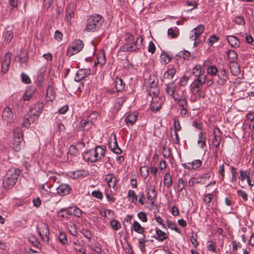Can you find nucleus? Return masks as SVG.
Instances as JSON below:
<instances>
[{
	"mask_svg": "<svg viewBox=\"0 0 254 254\" xmlns=\"http://www.w3.org/2000/svg\"><path fill=\"white\" fill-rule=\"evenodd\" d=\"M126 43L121 46L119 51L123 52H134L140 49L142 46L143 39L137 37L135 41L134 37L129 32H126L123 35Z\"/></svg>",
	"mask_w": 254,
	"mask_h": 254,
	"instance_id": "obj_1",
	"label": "nucleus"
},
{
	"mask_svg": "<svg viewBox=\"0 0 254 254\" xmlns=\"http://www.w3.org/2000/svg\"><path fill=\"white\" fill-rule=\"evenodd\" d=\"M20 172L19 170L14 168L9 169L4 176L2 185L5 189H11L16 183Z\"/></svg>",
	"mask_w": 254,
	"mask_h": 254,
	"instance_id": "obj_3",
	"label": "nucleus"
},
{
	"mask_svg": "<svg viewBox=\"0 0 254 254\" xmlns=\"http://www.w3.org/2000/svg\"><path fill=\"white\" fill-rule=\"evenodd\" d=\"M162 100L160 98H155L152 99L150 103V109L152 111H158L161 109L162 105Z\"/></svg>",
	"mask_w": 254,
	"mask_h": 254,
	"instance_id": "obj_18",
	"label": "nucleus"
},
{
	"mask_svg": "<svg viewBox=\"0 0 254 254\" xmlns=\"http://www.w3.org/2000/svg\"><path fill=\"white\" fill-rule=\"evenodd\" d=\"M214 137L212 139L213 145L218 148L219 147L220 141L221 140V132L219 128L216 127L213 130Z\"/></svg>",
	"mask_w": 254,
	"mask_h": 254,
	"instance_id": "obj_15",
	"label": "nucleus"
},
{
	"mask_svg": "<svg viewBox=\"0 0 254 254\" xmlns=\"http://www.w3.org/2000/svg\"><path fill=\"white\" fill-rule=\"evenodd\" d=\"M192 74L196 78L201 76H206L204 74V71L202 70L201 65H196L192 69Z\"/></svg>",
	"mask_w": 254,
	"mask_h": 254,
	"instance_id": "obj_29",
	"label": "nucleus"
},
{
	"mask_svg": "<svg viewBox=\"0 0 254 254\" xmlns=\"http://www.w3.org/2000/svg\"><path fill=\"white\" fill-rule=\"evenodd\" d=\"M46 98L48 101H53L55 99V91L51 85L48 86L47 90Z\"/></svg>",
	"mask_w": 254,
	"mask_h": 254,
	"instance_id": "obj_33",
	"label": "nucleus"
},
{
	"mask_svg": "<svg viewBox=\"0 0 254 254\" xmlns=\"http://www.w3.org/2000/svg\"><path fill=\"white\" fill-rule=\"evenodd\" d=\"M51 186L49 184L45 183L42 185L40 189V191L43 195L48 196L50 195L51 192Z\"/></svg>",
	"mask_w": 254,
	"mask_h": 254,
	"instance_id": "obj_31",
	"label": "nucleus"
},
{
	"mask_svg": "<svg viewBox=\"0 0 254 254\" xmlns=\"http://www.w3.org/2000/svg\"><path fill=\"white\" fill-rule=\"evenodd\" d=\"M109 144L111 150L114 153L117 154H119L122 153V151L118 146L116 135L115 133H112L111 134Z\"/></svg>",
	"mask_w": 254,
	"mask_h": 254,
	"instance_id": "obj_9",
	"label": "nucleus"
},
{
	"mask_svg": "<svg viewBox=\"0 0 254 254\" xmlns=\"http://www.w3.org/2000/svg\"><path fill=\"white\" fill-rule=\"evenodd\" d=\"M91 195L93 197L100 200L102 199L103 198V194L99 190H93L91 193Z\"/></svg>",
	"mask_w": 254,
	"mask_h": 254,
	"instance_id": "obj_52",
	"label": "nucleus"
},
{
	"mask_svg": "<svg viewBox=\"0 0 254 254\" xmlns=\"http://www.w3.org/2000/svg\"><path fill=\"white\" fill-rule=\"evenodd\" d=\"M147 242L146 237L143 235V237L138 239V247L142 252L145 251V244Z\"/></svg>",
	"mask_w": 254,
	"mask_h": 254,
	"instance_id": "obj_40",
	"label": "nucleus"
},
{
	"mask_svg": "<svg viewBox=\"0 0 254 254\" xmlns=\"http://www.w3.org/2000/svg\"><path fill=\"white\" fill-rule=\"evenodd\" d=\"M71 190L70 186L66 184H61L57 188V193L62 196H65L70 193Z\"/></svg>",
	"mask_w": 254,
	"mask_h": 254,
	"instance_id": "obj_14",
	"label": "nucleus"
},
{
	"mask_svg": "<svg viewBox=\"0 0 254 254\" xmlns=\"http://www.w3.org/2000/svg\"><path fill=\"white\" fill-rule=\"evenodd\" d=\"M228 42L234 48L239 47L240 42L239 40L236 37L233 35H229L227 37Z\"/></svg>",
	"mask_w": 254,
	"mask_h": 254,
	"instance_id": "obj_22",
	"label": "nucleus"
},
{
	"mask_svg": "<svg viewBox=\"0 0 254 254\" xmlns=\"http://www.w3.org/2000/svg\"><path fill=\"white\" fill-rule=\"evenodd\" d=\"M197 143L198 144H200L201 148H203L204 146L206 145V137L202 131H201L198 134Z\"/></svg>",
	"mask_w": 254,
	"mask_h": 254,
	"instance_id": "obj_37",
	"label": "nucleus"
},
{
	"mask_svg": "<svg viewBox=\"0 0 254 254\" xmlns=\"http://www.w3.org/2000/svg\"><path fill=\"white\" fill-rule=\"evenodd\" d=\"M155 230L156 232V235L153 236V238H154L156 240L159 242H163L168 238V234L165 232L162 231L161 230L157 227L155 228Z\"/></svg>",
	"mask_w": 254,
	"mask_h": 254,
	"instance_id": "obj_19",
	"label": "nucleus"
},
{
	"mask_svg": "<svg viewBox=\"0 0 254 254\" xmlns=\"http://www.w3.org/2000/svg\"><path fill=\"white\" fill-rule=\"evenodd\" d=\"M176 73V70L174 68H170L166 71L163 75L164 79H172Z\"/></svg>",
	"mask_w": 254,
	"mask_h": 254,
	"instance_id": "obj_32",
	"label": "nucleus"
},
{
	"mask_svg": "<svg viewBox=\"0 0 254 254\" xmlns=\"http://www.w3.org/2000/svg\"><path fill=\"white\" fill-rule=\"evenodd\" d=\"M4 41L6 43H9L11 40L13 39V34L12 30H8V28L6 29V31L4 33Z\"/></svg>",
	"mask_w": 254,
	"mask_h": 254,
	"instance_id": "obj_34",
	"label": "nucleus"
},
{
	"mask_svg": "<svg viewBox=\"0 0 254 254\" xmlns=\"http://www.w3.org/2000/svg\"><path fill=\"white\" fill-rule=\"evenodd\" d=\"M177 56L185 60H188L190 57V53L187 50H183L180 52Z\"/></svg>",
	"mask_w": 254,
	"mask_h": 254,
	"instance_id": "obj_45",
	"label": "nucleus"
},
{
	"mask_svg": "<svg viewBox=\"0 0 254 254\" xmlns=\"http://www.w3.org/2000/svg\"><path fill=\"white\" fill-rule=\"evenodd\" d=\"M233 21L238 25L244 26L245 24V20L243 16H236Z\"/></svg>",
	"mask_w": 254,
	"mask_h": 254,
	"instance_id": "obj_47",
	"label": "nucleus"
},
{
	"mask_svg": "<svg viewBox=\"0 0 254 254\" xmlns=\"http://www.w3.org/2000/svg\"><path fill=\"white\" fill-rule=\"evenodd\" d=\"M90 74V69H80L77 71L75 77L76 81H80Z\"/></svg>",
	"mask_w": 254,
	"mask_h": 254,
	"instance_id": "obj_17",
	"label": "nucleus"
},
{
	"mask_svg": "<svg viewBox=\"0 0 254 254\" xmlns=\"http://www.w3.org/2000/svg\"><path fill=\"white\" fill-rule=\"evenodd\" d=\"M127 197L129 201L134 204L136 203L137 200V195L136 194L134 190H129L128 191Z\"/></svg>",
	"mask_w": 254,
	"mask_h": 254,
	"instance_id": "obj_36",
	"label": "nucleus"
},
{
	"mask_svg": "<svg viewBox=\"0 0 254 254\" xmlns=\"http://www.w3.org/2000/svg\"><path fill=\"white\" fill-rule=\"evenodd\" d=\"M36 89L34 86H29L25 89L22 99L24 102L28 101L32 98L35 94Z\"/></svg>",
	"mask_w": 254,
	"mask_h": 254,
	"instance_id": "obj_12",
	"label": "nucleus"
},
{
	"mask_svg": "<svg viewBox=\"0 0 254 254\" xmlns=\"http://www.w3.org/2000/svg\"><path fill=\"white\" fill-rule=\"evenodd\" d=\"M177 186L178 188V191L179 192H182L183 190L185 189V186L184 184V181L183 179H179Z\"/></svg>",
	"mask_w": 254,
	"mask_h": 254,
	"instance_id": "obj_59",
	"label": "nucleus"
},
{
	"mask_svg": "<svg viewBox=\"0 0 254 254\" xmlns=\"http://www.w3.org/2000/svg\"><path fill=\"white\" fill-rule=\"evenodd\" d=\"M154 218L156 221L161 226L162 228L167 229V227L165 224L164 223L163 219H162L160 216L155 215L154 216Z\"/></svg>",
	"mask_w": 254,
	"mask_h": 254,
	"instance_id": "obj_60",
	"label": "nucleus"
},
{
	"mask_svg": "<svg viewBox=\"0 0 254 254\" xmlns=\"http://www.w3.org/2000/svg\"><path fill=\"white\" fill-rule=\"evenodd\" d=\"M179 34V30L177 27L170 28L168 30V35L171 38H177Z\"/></svg>",
	"mask_w": 254,
	"mask_h": 254,
	"instance_id": "obj_35",
	"label": "nucleus"
},
{
	"mask_svg": "<svg viewBox=\"0 0 254 254\" xmlns=\"http://www.w3.org/2000/svg\"><path fill=\"white\" fill-rule=\"evenodd\" d=\"M21 81L25 84H29L31 83V79L29 76L24 73H22L21 74Z\"/></svg>",
	"mask_w": 254,
	"mask_h": 254,
	"instance_id": "obj_61",
	"label": "nucleus"
},
{
	"mask_svg": "<svg viewBox=\"0 0 254 254\" xmlns=\"http://www.w3.org/2000/svg\"><path fill=\"white\" fill-rule=\"evenodd\" d=\"M84 47L83 41L80 39H76L67 49V55L71 57L78 53Z\"/></svg>",
	"mask_w": 254,
	"mask_h": 254,
	"instance_id": "obj_5",
	"label": "nucleus"
},
{
	"mask_svg": "<svg viewBox=\"0 0 254 254\" xmlns=\"http://www.w3.org/2000/svg\"><path fill=\"white\" fill-rule=\"evenodd\" d=\"M206 81V76H201L196 78L192 84L193 87H196L202 90L203 84Z\"/></svg>",
	"mask_w": 254,
	"mask_h": 254,
	"instance_id": "obj_25",
	"label": "nucleus"
},
{
	"mask_svg": "<svg viewBox=\"0 0 254 254\" xmlns=\"http://www.w3.org/2000/svg\"><path fill=\"white\" fill-rule=\"evenodd\" d=\"M114 84L117 92H121L125 89V84L121 78L116 77Z\"/></svg>",
	"mask_w": 254,
	"mask_h": 254,
	"instance_id": "obj_21",
	"label": "nucleus"
},
{
	"mask_svg": "<svg viewBox=\"0 0 254 254\" xmlns=\"http://www.w3.org/2000/svg\"><path fill=\"white\" fill-rule=\"evenodd\" d=\"M73 16V11L72 9L66 8L65 19L67 22H70L72 17Z\"/></svg>",
	"mask_w": 254,
	"mask_h": 254,
	"instance_id": "obj_53",
	"label": "nucleus"
},
{
	"mask_svg": "<svg viewBox=\"0 0 254 254\" xmlns=\"http://www.w3.org/2000/svg\"><path fill=\"white\" fill-rule=\"evenodd\" d=\"M104 22V18L99 14L91 15L87 20L85 31L94 32L98 30Z\"/></svg>",
	"mask_w": 254,
	"mask_h": 254,
	"instance_id": "obj_4",
	"label": "nucleus"
},
{
	"mask_svg": "<svg viewBox=\"0 0 254 254\" xmlns=\"http://www.w3.org/2000/svg\"><path fill=\"white\" fill-rule=\"evenodd\" d=\"M97 63H99L101 66L105 64L106 63V57L105 54H100L97 57Z\"/></svg>",
	"mask_w": 254,
	"mask_h": 254,
	"instance_id": "obj_56",
	"label": "nucleus"
},
{
	"mask_svg": "<svg viewBox=\"0 0 254 254\" xmlns=\"http://www.w3.org/2000/svg\"><path fill=\"white\" fill-rule=\"evenodd\" d=\"M32 112L27 113L24 117L22 125L26 128L29 127L30 124L33 123L38 118V115L35 113L32 114Z\"/></svg>",
	"mask_w": 254,
	"mask_h": 254,
	"instance_id": "obj_8",
	"label": "nucleus"
},
{
	"mask_svg": "<svg viewBox=\"0 0 254 254\" xmlns=\"http://www.w3.org/2000/svg\"><path fill=\"white\" fill-rule=\"evenodd\" d=\"M161 62L163 64H167L169 63L171 59V58L167 54H162L160 56Z\"/></svg>",
	"mask_w": 254,
	"mask_h": 254,
	"instance_id": "obj_50",
	"label": "nucleus"
},
{
	"mask_svg": "<svg viewBox=\"0 0 254 254\" xmlns=\"http://www.w3.org/2000/svg\"><path fill=\"white\" fill-rule=\"evenodd\" d=\"M177 86L174 82H171L166 85V91L170 96L172 97L174 100L179 99V95L175 93Z\"/></svg>",
	"mask_w": 254,
	"mask_h": 254,
	"instance_id": "obj_10",
	"label": "nucleus"
},
{
	"mask_svg": "<svg viewBox=\"0 0 254 254\" xmlns=\"http://www.w3.org/2000/svg\"><path fill=\"white\" fill-rule=\"evenodd\" d=\"M131 228H133V230L140 234H144L145 229L142 227L141 225L137 221L134 220L131 225Z\"/></svg>",
	"mask_w": 254,
	"mask_h": 254,
	"instance_id": "obj_28",
	"label": "nucleus"
},
{
	"mask_svg": "<svg viewBox=\"0 0 254 254\" xmlns=\"http://www.w3.org/2000/svg\"><path fill=\"white\" fill-rule=\"evenodd\" d=\"M140 172L141 177L142 178L145 179L148 176L149 172V168L145 166L141 167L140 169Z\"/></svg>",
	"mask_w": 254,
	"mask_h": 254,
	"instance_id": "obj_48",
	"label": "nucleus"
},
{
	"mask_svg": "<svg viewBox=\"0 0 254 254\" xmlns=\"http://www.w3.org/2000/svg\"><path fill=\"white\" fill-rule=\"evenodd\" d=\"M219 70L215 66H210L207 69V73L212 76L216 75Z\"/></svg>",
	"mask_w": 254,
	"mask_h": 254,
	"instance_id": "obj_49",
	"label": "nucleus"
},
{
	"mask_svg": "<svg viewBox=\"0 0 254 254\" xmlns=\"http://www.w3.org/2000/svg\"><path fill=\"white\" fill-rule=\"evenodd\" d=\"M11 54L7 53L4 56L1 63V70L3 73H6L9 69V66L11 63Z\"/></svg>",
	"mask_w": 254,
	"mask_h": 254,
	"instance_id": "obj_11",
	"label": "nucleus"
},
{
	"mask_svg": "<svg viewBox=\"0 0 254 254\" xmlns=\"http://www.w3.org/2000/svg\"><path fill=\"white\" fill-rule=\"evenodd\" d=\"M68 214L73 215L75 217H80L82 214V210L76 206L71 207L67 211Z\"/></svg>",
	"mask_w": 254,
	"mask_h": 254,
	"instance_id": "obj_30",
	"label": "nucleus"
},
{
	"mask_svg": "<svg viewBox=\"0 0 254 254\" xmlns=\"http://www.w3.org/2000/svg\"><path fill=\"white\" fill-rule=\"evenodd\" d=\"M105 195L108 201L110 203H113L115 201V198L112 193L111 190H105Z\"/></svg>",
	"mask_w": 254,
	"mask_h": 254,
	"instance_id": "obj_43",
	"label": "nucleus"
},
{
	"mask_svg": "<svg viewBox=\"0 0 254 254\" xmlns=\"http://www.w3.org/2000/svg\"><path fill=\"white\" fill-rule=\"evenodd\" d=\"M38 233L42 240L47 243L49 239V230L48 225L45 223L41 224L38 228Z\"/></svg>",
	"mask_w": 254,
	"mask_h": 254,
	"instance_id": "obj_7",
	"label": "nucleus"
},
{
	"mask_svg": "<svg viewBox=\"0 0 254 254\" xmlns=\"http://www.w3.org/2000/svg\"><path fill=\"white\" fill-rule=\"evenodd\" d=\"M92 125L93 122L88 119L87 120H82L80 123L79 128L81 130H88Z\"/></svg>",
	"mask_w": 254,
	"mask_h": 254,
	"instance_id": "obj_27",
	"label": "nucleus"
},
{
	"mask_svg": "<svg viewBox=\"0 0 254 254\" xmlns=\"http://www.w3.org/2000/svg\"><path fill=\"white\" fill-rule=\"evenodd\" d=\"M110 226L114 231L119 230L121 228V223L116 219H113L110 221Z\"/></svg>",
	"mask_w": 254,
	"mask_h": 254,
	"instance_id": "obj_44",
	"label": "nucleus"
},
{
	"mask_svg": "<svg viewBox=\"0 0 254 254\" xmlns=\"http://www.w3.org/2000/svg\"><path fill=\"white\" fill-rule=\"evenodd\" d=\"M105 152V146H98L93 149L84 152L82 158L88 163H94L101 161L104 157Z\"/></svg>",
	"mask_w": 254,
	"mask_h": 254,
	"instance_id": "obj_2",
	"label": "nucleus"
},
{
	"mask_svg": "<svg viewBox=\"0 0 254 254\" xmlns=\"http://www.w3.org/2000/svg\"><path fill=\"white\" fill-rule=\"evenodd\" d=\"M157 192L154 188H149L148 189L147 194V198L149 201H152L153 199L156 197Z\"/></svg>",
	"mask_w": 254,
	"mask_h": 254,
	"instance_id": "obj_39",
	"label": "nucleus"
},
{
	"mask_svg": "<svg viewBox=\"0 0 254 254\" xmlns=\"http://www.w3.org/2000/svg\"><path fill=\"white\" fill-rule=\"evenodd\" d=\"M163 183L168 189H169L172 186L173 183V177L170 174V172H168L165 173L163 178Z\"/></svg>",
	"mask_w": 254,
	"mask_h": 254,
	"instance_id": "obj_24",
	"label": "nucleus"
},
{
	"mask_svg": "<svg viewBox=\"0 0 254 254\" xmlns=\"http://www.w3.org/2000/svg\"><path fill=\"white\" fill-rule=\"evenodd\" d=\"M105 180L108 183L110 188H114L117 184V179L113 174H107L106 176Z\"/></svg>",
	"mask_w": 254,
	"mask_h": 254,
	"instance_id": "obj_23",
	"label": "nucleus"
},
{
	"mask_svg": "<svg viewBox=\"0 0 254 254\" xmlns=\"http://www.w3.org/2000/svg\"><path fill=\"white\" fill-rule=\"evenodd\" d=\"M13 112H2V117L3 120L10 122L12 120Z\"/></svg>",
	"mask_w": 254,
	"mask_h": 254,
	"instance_id": "obj_46",
	"label": "nucleus"
},
{
	"mask_svg": "<svg viewBox=\"0 0 254 254\" xmlns=\"http://www.w3.org/2000/svg\"><path fill=\"white\" fill-rule=\"evenodd\" d=\"M240 173V175L239 177V179L242 182L244 181L245 179L248 178V176L249 175V173L247 171H244L242 170H241Z\"/></svg>",
	"mask_w": 254,
	"mask_h": 254,
	"instance_id": "obj_58",
	"label": "nucleus"
},
{
	"mask_svg": "<svg viewBox=\"0 0 254 254\" xmlns=\"http://www.w3.org/2000/svg\"><path fill=\"white\" fill-rule=\"evenodd\" d=\"M167 225L168 228L175 230L178 233H180V229L177 227L176 224L170 221H167Z\"/></svg>",
	"mask_w": 254,
	"mask_h": 254,
	"instance_id": "obj_55",
	"label": "nucleus"
},
{
	"mask_svg": "<svg viewBox=\"0 0 254 254\" xmlns=\"http://www.w3.org/2000/svg\"><path fill=\"white\" fill-rule=\"evenodd\" d=\"M177 101L178 104L179 106L182 107L181 109V111H188L189 109L187 108V98L185 96H180L179 95V99L178 100H175Z\"/></svg>",
	"mask_w": 254,
	"mask_h": 254,
	"instance_id": "obj_20",
	"label": "nucleus"
},
{
	"mask_svg": "<svg viewBox=\"0 0 254 254\" xmlns=\"http://www.w3.org/2000/svg\"><path fill=\"white\" fill-rule=\"evenodd\" d=\"M78 149L74 145H71L68 149V153L71 155H76L78 153Z\"/></svg>",
	"mask_w": 254,
	"mask_h": 254,
	"instance_id": "obj_62",
	"label": "nucleus"
},
{
	"mask_svg": "<svg viewBox=\"0 0 254 254\" xmlns=\"http://www.w3.org/2000/svg\"><path fill=\"white\" fill-rule=\"evenodd\" d=\"M150 87L148 90V95L152 98V99L155 98H159L158 97L159 94V89L157 86V82H155L154 80L152 81L151 77L149 79Z\"/></svg>",
	"mask_w": 254,
	"mask_h": 254,
	"instance_id": "obj_6",
	"label": "nucleus"
},
{
	"mask_svg": "<svg viewBox=\"0 0 254 254\" xmlns=\"http://www.w3.org/2000/svg\"><path fill=\"white\" fill-rule=\"evenodd\" d=\"M138 218L143 222H146L147 221V218L146 213L141 211L137 214Z\"/></svg>",
	"mask_w": 254,
	"mask_h": 254,
	"instance_id": "obj_64",
	"label": "nucleus"
},
{
	"mask_svg": "<svg viewBox=\"0 0 254 254\" xmlns=\"http://www.w3.org/2000/svg\"><path fill=\"white\" fill-rule=\"evenodd\" d=\"M126 115L127 116L125 122L128 127L132 126L136 123L138 117L137 112H128L127 113Z\"/></svg>",
	"mask_w": 254,
	"mask_h": 254,
	"instance_id": "obj_13",
	"label": "nucleus"
},
{
	"mask_svg": "<svg viewBox=\"0 0 254 254\" xmlns=\"http://www.w3.org/2000/svg\"><path fill=\"white\" fill-rule=\"evenodd\" d=\"M230 69L231 73L234 76H237L240 73L239 65L236 62H230Z\"/></svg>",
	"mask_w": 254,
	"mask_h": 254,
	"instance_id": "obj_26",
	"label": "nucleus"
},
{
	"mask_svg": "<svg viewBox=\"0 0 254 254\" xmlns=\"http://www.w3.org/2000/svg\"><path fill=\"white\" fill-rule=\"evenodd\" d=\"M191 92L194 95H197L199 97L203 98L205 96V93L201 89L196 88V87L192 86Z\"/></svg>",
	"mask_w": 254,
	"mask_h": 254,
	"instance_id": "obj_41",
	"label": "nucleus"
},
{
	"mask_svg": "<svg viewBox=\"0 0 254 254\" xmlns=\"http://www.w3.org/2000/svg\"><path fill=\"white\" fill-rule=\"evenodd\" d=\"M59 240L60 243L63 245H65L68 242L66 236L64 233H60L59 236Z\"/></svg>",
	"mask_w": 254,
	"mask_h": 254,
	"instance_id": "obj_57",
	"label": "nucleus"
},
{
	"mask_svg": "<svg viewBox=\"0 0 254 254\" xmlns=\"http://www.w3.org/2000/svg\"><path fill=\"white\" fill-rule=\"evenodd\" d=\"M22 140V139H20V138H14L13 143V149L15 151L18 152L21 149L20 144Z\"/></svg>",
	"mask_w": 254,
	"mask_h": 254,
	"instance_id": "obj_42",
	"label": "nucleus"
},
{
	"mask_svg": "<svg viewBox=\"0 0 254 254\" xmlns=\"http://www.w3.org/2000/svg\"><path fill=\"white\" fill-rule=\"evenodd\" d=\"M237 194L239 196L242 197L243 201L247 202L248 201V195L246 191L243 190H238L237 191Z\"/></svg>",
	"mask_w": 254,
	"mask_h": 254,
	"instance_id": "obj_51",
	"label": "nucleus"
},
{
	"mask_svg": "<svg viewBox=\"0 0 254 254\" xmlns=\"http://www.w3.org/2000/svg\"><path fill=\"white\" fill-rule=\"evenodd\" d=\"M173 121L175 131H178L180 130V129H181V126L180 122L178 121L176 117H174V118L173 119Z\"/></svg>",
	"mask_w": 254,
	"mask_h": 254,
	"instance_id": "obj_63",
	"label": "nucleus"
},
{
	"mask_svg": "<svg viewBox=\"0 0 254 254\" xmlns=\"http://www.w3.org/2000/svg\"><path fill=\"white\" fill-rule=\"evenodd\" d=\"M227 55L230 62H235L238 57L236 52L232 50H228L227 52Z\"/></svg>",
	"mask_w": 254,
	"mask_h": 254,
	"instance_id": "obj_38",
	"label": "nucleus"
},
{
	"mask_svg": "<svg viewBox=\"0 0 254 254\" xmlns=\"http://www.w3.org/2000/svg\"><path fill=\"white\" fill-rule=\"evenodd\" d=\"M218 84L221 85L224 84L228 79V76L227 74L226 71L224 68H220L217 74Z\"/></svg>",
	"mask_w": 254,
	"mask_h": 254,
	"instance_id": "obj_16",
	"label": "nucleus"
},
{
	"mask_svg": "<svg viewBox=\"0 0 254 254\" xmlns=\"http://www.w3.org/2000/svg\"><path fill=\"white\" fill-rule=\"evenodd\" d=\"M19 59L21 66L24 68L26 67L27 66V63L28 60L27 56L26 55L24 56H20Z\"/></svg>",
	"mask_w": 254,
	"mask_h": 254,
	"instance_id": "obj_54",
	"label": "nucleus"
}]
</instances>
